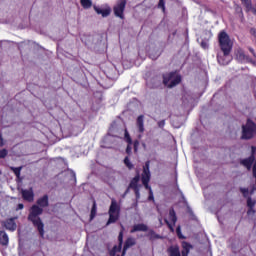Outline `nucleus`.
<instances>
[{
    "mask_svg": "<svg viewBox=\"0 0 256 256\" xmlns=\"http://www.w3.org/2000/svg\"><path fill=\"white\" fill-rule=\"evenodd\" d=\"M241 193L244 197H249V190L246 188H240Z\"/></svg>",
    "mask_w": 256,
    "mask_h": 256,
    "instance_id": "nucleus-32",
    "label": "nucleus"
},
{
    "mask_svg": "<svg viewBox=\"0 0 256 256\" xmlns=\"http://www.w3.org/2000/svg\"><path fill=\"white\" fill-rule=\"evenodd\" d=\"M118 241L119 245L113 247V250L110 252L111 256H115V253H119V251H121V245H123V232L119 233Z\"/></svg>",
    "mask_w": 256,
    "mask_h": 256,
    "instance_id": "nucleus-15",
    "label": "nucleus"
},
{
    "mask_svg": "<svg viewBox=\"0 0 256 256\" xmlns=\"http://www.w3.org/2000/svg\"><path fill=\"white\" fill-rule=\"evenodd\" d=\"M240 13H241V15H243V11L242 10H240Z\"/></svg>",
    "mask_w": 256,
    "mask_h": 256,
    "instance_id": "nucleus-45",
    "label": "nucleus"
},
{
    "mask_svg": "<svg viewBox=\"0 0 256 256\" xmlns=\"http://www.w3.org/2000/svg\"><path fill=\"white\" fill-rule=\"evenodd\" d=\"M217 59L220 65H229L231 63L230 53L225 54V52H222V54H218Z\"/></svg>",
    "mask_w": 256,
    "mask_h": 256,
    "instance_id": "nucleus-11",
    "label": "nucleus"
},
{
    "mask_svg": "<svg viewBox=\"0 0 256 256\" xmlns=\"http://www.w3.org/2000/svg\"><path fill=\"white\" fill-rule=\"evenodd\" d=\"M81 5L84 9H91L93 2H91V0H81Z\"/></svg>",
    "mask_w": 256,
    "mask_h": 256,
    "instance_id": "nucleus-27",
    "label": "nucleus"
},
{
    "mask_svg": "<svg viewBox=\"0 0 256 256\" xmlns=\"http://www.w3.org/2000/svg\"><path fill=\"white\" fill-rule=\"evenodd\" d=\"M218 41L222 53H225V55L231 53V49H233V42L231 41V38H229V35L225 31L219 33Z\"/></svg>",
    "mask_w": 256,
    "mask_h": 256,
    "instance_id": "nucleus-2",
    "label": "nucleus"
},
{
    "mask_svg": "<svg viewBox=\"0 0 256 256\" xmlns=\"http://www.w3.org/2000/svg\"><path fill=\"white\" fill-rule=\"evenodd\" d=\"M149 201H153L154 197H153V190H151V188L149 189V197H148Z\"/></svg>",
    "mask_w": 256,
    "mask_h": 256,
    "instance_id": "nucleus-35",
    "label": "nucleus"
},
{
    "mask_svg": "<svg viewBox=\"0 0 256 256\" xmlns=\"http://www.w3.org/2000/svg\"><path fill=\"white\" fill-rule=\"evenodd\" d=\"M148 237H149V239H150L151 241H155V239H161V236L158 235L157 233H155V231H153V230H150V231L148 232Z\"/></svg>",
    "mask_w": 256,
    "mask_h": 256,
    "instance_id": "nucleus-25",
    "label": "nucleus"
},
{
    "mask_svg": "<svg viewBox=\"0 0 256 256\" xmlns=\"http://www.w3.org/2000/svg\"><path fill=\"white\" fill-rule=\"evenodd\" d=\"M4 227L7 231H15L17 229V223H15V218H9L4 222Z\"/></svg>",
    "mask_w": 256,
    "mask_h": 256,
    "instance_id": "nucleus-13",
    "label": "nucleus"
},
{
    "mask_svg": "<svg viewBox=\"0 0 256 256\" xmlns=\"http://www.w3.org/2000/svg\"><path fill=\"white\" fill-rule=\"evenodd\" d=\"M37 205L38 207H40L42 209V207H49V196L44 195L42 197H40L37 200Z\"/></svg>",
    "mask_w": 256,
    "mask_h": 256,
    "instance_id": "nucleus-16",
    "label": "nucleus"
},
{
    "mask_svg": "<svg viewBox=\"0 0 256 256\" xmlns=\"http://www.w3.org/2000/svg\"><path fill=\"white\" fill-rule=\"evenodd\" d=\"M251 32H252V33H255V29H252Z\"/></svg>",
    "mask_w": 256,
    "mask_h": 256,
    "instance_id": "nucleus-44",
    "label": "nucleus"
},
{
    "mask_svg": "<svg viewBox=\"0 0 256 256\" xmlns=\"http://www.w3.org/2000/svg\"><path fill=\"white\" fill-rule=\"evenodd\" d=\"M97 215V205L94 203L92 210H91V215H90V219L93 220L95 219V216Z\"/></svg>",
    "mask_w": 256,
    "mask_h": 256,
    "instance_id": "nucleus-28",
    "label": "nucleus"
},
{
    "mask_svg": "<svg viewBox=\"0 0 256 256\" xmlns=\"http://www.w3.org/2000/svg\"><path fill=\"white\" fill-rule=\"evenodd\" d=\"M182 247V256H188L189 252L191 251V246L189 245V243L183 242Z\"/></svg>",
    "mask_w": 256,
    "mask_h": 256,
    "instance_id": "nucleus-24",
    "label": "nucleus"
},
{
    "mask_svg": "<svg viewBox=\"0 0 256 256\" xmlns=\"http://www.w3.org/2000/svg\"><path fill=\"white\" fill-rule=\"evenodd\" d=\"M202 49H209V41L207 40H202L200 43Z\"/></svg>",
    "mask_w": 256,
    "mask_h": 256,
    "instance_id": "nucleus-31",
    "label": "nucleus"
},
{
    "mask_svg": "<svg viewBox=\"0 0 256 256\" xmlns=\"http://www.w3.org/2000/svg\"><path fill=\"white\" fill-rule=\"evenodd\" d=\"M39 215H43V208H40L38 205H33L30 208V213L28 215V219L33 223L34 227L37 228L39 235L44 237L45 235V224L39 217Z\"/></svg>",
    "mask_w": 256,
    "mask_h": 256,
    "instance_id": "nucleus-1",
    "label": "nucleus"
},
{
    "mask_svg": "<svg viewBox=\"0 0 256 256\" xmlns=\"http://www.w3.org/2000/svg\"><path fill=\"white\" fill-rule=\"evenodd\" d=\"M108 213L109 219L107 225H111V223H116L119 219V205L117 204V201L112 200Z\"/></svg>",
    "mask_w": 256,
    "mask_h": 256,
    "instance_id": "nucleus-5",
    "label": "nucleus"
},
{
    "mask_svg": "<svg viewBox=\"0 0 256 256\" xmlns=\"http://www.w3.org/2000/svg\"><path fill=\"white\" fill-rule=\"evenodd\" d=\"M124 163H125L126 167H128V169H133V164L131 163V160H129V157H126L124 159Z\"/></svg>",
    "mask_w": 256,
    "mask_h": 256,
    "instance_id": "nucleus-29",
    "label": "nucleus"
},
{
    "mask_svg": "<svg viewBox=\"0 0 256 256\" xmlns=\"http://www.w3.org/2000/svg\"><path fill=\"white\" fill-rule=\"evenodd\" d=\"M168 253L170 254V256H181L179 246H171L170 248H168Z\"/></svg>",
    "mask_w": 256,
    "mask_h": 256,
    "instance_id": "nucleus-22",
    "label": "nucleus"
},
{
    "mask_svg": "<svg viewBox=\"0 0 256 256\" xmlns=\"http://www.w3.org/2000/svg\"><path fill=\"white\" fill-rule=\"evenodd\" d=\"M139 187H140L139 186V176H136L130 182L129 188L134 190V193H135L137 199H139V197H140Z\"/></svg>",
    "mask_w": 256,
    "mask_h": 256,
    "instance_id": "nucleus-12",
    "label": "nucleus"
},
{
    "mask_svg": "<svg viewBox=\"0 0 256 256\" xmlns=\"http://www.w3.org/2000/svg\"><path fill=\"white\" fill-rule=\"evenodd\" d=\"M136 127L139 133H144L145 131V116L140 115L136 120Z\"/></svg>",
    "mask_w": 256,
    "mask_h": 256,
    "instance_id": "nucleus-14",
    "label": "nucleus"
},
{
    "mask_svg": "<svg viewBox=\"0 0 256 256\" xmlns=\"http://www.w3.org/2000/svg\"><path fill=\"white\" fill-rule=\"evenodd\" d=\"M127 6V0H118L113 7V12L119 19H125V7Z\"/></svg>",
    "mask_w": 256,
    "mask_h": 256,
    "instance_id": "nucleus-6",
    "label": "nucleus"
},
{
    "mask_svg": "<svg viewBox=\"0 0 256 256\" xmlns=\"http://www.w3.org/2000/svg\"><path fill=\"white\" fill-rule=\"evenodd\" d=\"M149 181H151V172L149 171V162H146L142 173V183L145 189H151L149 186Z\"/></svg>",
    "mask_w": 256,
    "mask_h": 256,
    "instance_id": "nucleus-8",
    "label": "nucleus"
},
{
    "mask_svg": "<svg viewBox=\"0 0 256 256\" xmlns=\"http://www.w3.org/2000/svg\"><path fill=\"white\" fill-rule=\"evenodd\" d=\"M133 245H135V239L128 238L125 242L123 252H122V256H125V253L127 252V249H129V247H133Z\"/></svg>",
    "mask_w": 256,
    "mask_h": 256,
    "instance_id": "nucleus-20",
    "label": "nucleus"
},
{
    "mask_svg": "<svg viewBox=\"0 0 256 256\" xmlns=\"http://www.w3.org/2000/svg\"><path fill=\"white\" fill-rule=\"evenodd\" d=\"M236 59L240 63H253V60L249 56L245 55V52L242 49H238L236 52Z\"/></svg>",
    "mask_w": 256,
    "mask_h": 256,
    "instance_id": "nucleus-10",
    "label": "nucleus"
},
{
    "mask_svg": "<svg viewBox=\"0 0 256 256\" xmlns=\"http://www.w3.org/2000/svg\"><path fill=\"white\" fill-rule=\"evenodd\" d=\"M251 11H253L254 15H256V6L252 8Z\"/></svg>",
    "mask_w": 256,
    "mask_h": 256,
    "instance_id": "nucleus-42",
    "label": "nucleus"
},
{
    "mask_svg": "<svg viewBox=\"0 0 256 256\" xmlns=\"http://www.w3.org/2000/svg\"><path fill=\"white\" fill-rule=\"evenodd\" d=\"M166 225L169 227L170 231H175V224L177 223V214L175 210L172 208L169 210L168 217L164 219Z\"/></svg>",
    "mask_w": 256,
    "mask_h": 256,
    "instance_id": "nucleus-7",
    "label": "nucleus"
},
{
    "mask_svg": "<svg viewBox=\"0 0 256 256\" xmlns=\"http://www.w3.org/2000/svg\"><path fill=\"white\" fill-rule=\"evenodd\" d=\"M23 207H24V205H23V204H18L17 209H18V210H21V209H23Z\"/></svg>",
    "mask_w": 256,
    "mask_h": 256,
    "instance_id": "nucleus-40",
    "label": "nucleus"
},
{
    "mask_svg": "<svg viewBox=\"0 0 256 256\" xmlns=\"http://www.w3.org/2000/svg\"><path fill=\"white\" fill-rule=\"evenodd\" d=\"M21 195L22 199H24V201H28V203H33V201L35 200V193L33 192V188L22 189Z\"/></svg>",
    "mask_w": 256,
    "mask_h": 256,
    "instance_id": "nucleus-9",
    "label": "nucleus"
},
{
    "mask_svg": "<svg viewBox=\"0 0 256 256\" xmlns=\"http://www.w3.org/2000/svg\"><path fill=\"white\" fill-rule=\"evenodd\" d=\"M149 228L145 224H136L132 227L130 233H137V231H147Z\"/></svg>",
    "mask_w": 256,
    "mask_h": 256,
    "instance_id": "nucleus-19",
    "label": "nucleus"
},
{
    "mask_svg": "<svg viewBox=\"0 0 256 256\" xmlns=\"http://www.w3.org/2000/svg\"><path fill=\"white\" fill-rule=\"evenodd\" d=\"M256 125L253 121L248 120L246 125L242 126V139H251L255 136Z\"/></svg>",
    "mask_w": 256,
    "mask_h": 256,
    "instance_id": "nucleus-4",
    "label": "nucleus"
},
{
    "mask_svg": "<svg viewBox=\"0 0 256 256\" xmlns=\"http://www.w3.org/2000/svg\"><path fill=\"white\" fill-rule=\"evenodd\" d=\"M0 243L1 245H9V236L6 231H0Z\"/></svg>",
    "mask_w": 256,
    "mask_h": 256,
    "instance_id": "nucleus-21",
    "label": "nucleus"
},
{
    "mask_svg": "<svg viewBox=\"0 0 256 256\" xmlns=\"http://www.w3.org/2000/svg\"><path fill=\"white\" fill-rule=\"evenodd\" d=\"M249 51H250V53H252V55H254V57H255V50H253V48H249Z\"/></svg>",
    "mask_w": 256,
    "mask_h": 256,
    "instance_id": "nucleus-39",
    "label": "nucleus"
},
{
    "mask_svg": "<svg viewBox=\"0 0 256 256\" xmlns=\"http://www.w3.org/2000/svg\"><path fill=\"white\" fill-rule=\"evenodd\" d=\"M242 5H244V7L246 8V11H251V9H253V4L251 3V0H244L242 2Z\"/></svg>",
    "mask_w": 256,
    "mask_h": 256,
    "instance_id": "nucleus-26",
    "label": "nucleus"
},
{
    "mask_svg": "<svg viewBox=\"0 0 256 256\" xmlns=\"http://www.w3.org/2000/svg\"><path fill=\"white\" fill-rule=\"evenodd\" d=\"M176 231H177V233H178V235L181 233V227H178L177 229H176Z\"/></svg>",
    "mask_w": 256,
    "mask_h": 256,
    "instance_id": "nucleus-41",
    "label": "nucleus"
},
{
    "mask_svg": "<svg viewBox=\"0 0 256 256\" xmlns=\"http://www.w3.org/2000/svg\"><path fill=\"white\" fill-rule=\"evenodd\" d=\"M4 157H7L6 149L0 150V159H4Z\"/></svg>",
    "mask_w": 256,
    "mask_h": 256,
    "instance_id": "nucleus-34",
    "label": "nucleus"
},
{
    "mask_svg": "<svg viewBox=\"0 0 256 256\" xmlns=\"http://www.w3.org/2000/svg\"><path fill=\"white\" fill-rule=\"evenodd\" d=\"M0 147H3V139H0Z\"/></svg>",
    "mask_w": 256,
    "mask_h": 256,
    "instance_id": "nucleus-43",
    "label": "nucleus"
},
{
    "mask_svg": "<svg viewBox=\"0 0 256 256\" xmlns=\"http://www.w3.org/2000/svg\"><path fill=\"white\" fill-rule=\"evenodd\" d=\"M158 126L161 128L165 127V120H161L160 122H158Z\"/></svg>",
    "mask_w": 256,
    "mask_h": 256,
    "instance_id": "nucleus-36",
    "label": "nucleus"
},
{
    "mask_svg": "<svg viewBox=\"0 0 256 256\" xmlns=\"http://www.w3.org/2000/svg\"><path fill=\"white\" fill-rule=\"evenodd\" d=\"M94 11H96V13L98 15H102V17H109V15H111V9H101L97 6H94Z\"/></svg>",
    "mask_w": 256,
    "mask_h": 256,
    "instance_id": "nucleus-18",
    "label": "nucleus"
},
{
    "mask_svg": "<svg viewBox=\"0 0 256 256\" xmlns=\"http://www.w3.org/2000/svg\"><path fill=\"white\" fill-rule=\"evenodd\" d=\"M124 139L128 143V146L126 148V153L130 155L131 153V145H133V141L131 140V136L129 135V132L125 130Z\"/></svg>",
    "mask_w": 256,
    "mask_h": 256,
    "instance_id": "nucleus-17",
    "label": "nucleus"
},
{
    "mask_svg": "<svg viewBox=\"0 0 256 256\" xmlns=\"http://www.w3.org/2000/svg\"><path fill=\"white\" fill-rule=\"evenodd\" d=\"M137 147H139V141L134 142V151H137Z\"/></svg>",
    "mask_w": 256,
    "mask_h": 256,
    "instance_id": "nucleus-37",
    "label": "nucleus"
},
{
    "mask_svg": "<svg viewBox=\"0 0 256 256\" xmlns=\"http://www.w3.org/2000/svg\"><path fill=\"white\" fill-rule=\"evenodd\" d=\"M158 221L160 223V227H162L163 226V218H159Z\"/></svg>",
    "mask_w": 256,
    "mask_h": 256,
    "instance_id": "nucleus-38",
    "label": "nucleus"
},
{
    "mask_svg": "<svg viewBox=\"0 0 256 256\" xmlns=\"http://www.w3.org/2000/svg\"><path fill=\"white\" fill-rule=\"evenodd\" d=\"M247 206L249 207L248 215H253V213H255V210H253V208L255 207V201L251 200V198H248Z\"/></svg>",
    "mask_w": 256,
    "mask_h": 256,
    "instance_id": "nucleus-23",
    "label": "nucleus"
},
{
    "mask_svg": "<svg viewBox=\"0 0 256 256\" xmlns=\"http://www.w3.org/2000/svg\"><path fill=\"white\" fill-rule=\"evenodd\" d=\"M158 7L165 11V0H159Z\"/></svg>",
    "mask_w": 256,
    "mask_h": 256,
    "instance_id": "nucleus-33",
    "label": "nucleus"
},
{
    "mask_svg": "<svg viewBox=\"0 0 256 256\" xmlns=\"http://www.w3.org/2000/svg\"><path fill=\"white\" fill-rule=\"evenodd\" d=\"M11 169H12L13 173L16 175V177H20L21 167H18V168L12 167Z\"/></svg>",
    "mask_w": 256,
    "mask_h": 256,
    "instance_id": "nucleus-30",
    "label": "nucleus"
},
{
    "mask_svg": "<svg viewBox=\"0 0 256 256\" xmlns=\"http://www.w3.org/2000/svg\"><path fill=\"white\" fill-rule=\"evenodd\" d=\"M163 83L170 89L181 83V75L177 72H171L163 76Z\"/></svg>",
    "mask_w": 256,
    "mask_h": 256,
    "instance_id": "nucleus-3",
    "label": "nucleus"
}]
</instances>
